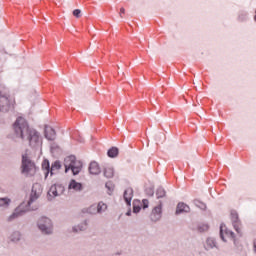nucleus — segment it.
<instances>
[{
  "label": "nucleus",
  "instance_id": "f257e3e1",
  "mask_svg": "<svg viewBox=\"0 0 256 256\" xmlns=\"http://www.w3.org/2000/svg\"><path fill=\"white\" fill-rule=\"evenodd\" d=\"M13 129L16 137H20V139L23 140L26 139V141H29L31 147H37V145H39V132L35 129L29 128V124L27 123V120H25V118H17L13 125Z\"/></svg>",
  "mask_w": 256,
  "mask_h": 256
},
{
  "label": "nucleus",
  "instance_id": "f03ea898",
  "mask_svg": "<svg viewBox=\"0 0 256 256\" xmlns=\"http://www.w3.org/2000/svg\"><path fill=\"white\" fill-rule=\"evenodd\" d=\"M21 173L22 175H25V177H34L37 173L35 162L31 161L27 154L22 155Z\"/></svg>",
  "mask_w": 256,
  "mask_h": 256
},
{
  "label": "nucleus",
  "instance_id": "7ed1b4c3",
  "mask_svg": "<svg viewBox=\"0 0 256 256\" xmlns=\"http://www.w3.org/2000/svg\"><path fill=\"white\" fill-rule=\"evenodd\" d=\"M65 173L69 170L72 171L73 175H79L81 173V163L77 162L75 156H68L64 159Z\"/></svg>",
  "mask_w": 256,
  "mask_h": 256
},
{
  "label": "nucleus",
  "instance_id": "20e7f679",
  "mask_svg": "<svg viewBox=\"0 0 256 256\" xmlns=\"http://www.w3.org/2000/svg\"><path fill=\"white\" fill-rule=\"evenodd\" d=\"M43 193V187L41 186V184L39 183H35L32 186V191L30 194V199L28 201V208L27 211H33L35 208L31 207V205H33V203L36 202L37 199H39V197H41V194Z\"/></svg>",
  "mask_w": 256,
  "mask_h": 256
},
{
  "label": "nucleus",
  "instance_id": "39448f33",
  "mask_svg": "<svg viewBox=\"0 0 256 256\" xmlns=\"http://www.w3.org/2000/svg\"><path fill=\"white\" fill-rule=\"evenodd\" d=\"M42 169L45 173V177H48L49 173H50V175H55V173H57V171H59V169H61V162L55 161L51 165V169L49 170V161L45 160L42 163Z\"/></svg>",
  "mask_w": 256,
  "mask_h": 256
},
{
  "label": "nucleus",
  "instance_id": "423d86ee",
  "mask_svg": "<svg viewBox=\"0 0 256 256\" xmlns=\"http://www.w3.org/2000/svg\"><path fill=\"white\" fill-rule=\"evenodd\" d=\"M38 227L42 233H45L46 235H50V233H53V225L51 224V219L42 217L38 221Z\"/></svg>",
  "mask_w": 256,
  "mask_h": 256
},
{
  "label": "nucleus",
  "instance_id": "0eeeda50",
  "mask_svg": "<svg viewBox=\"0 0 256 256\" xmlns=\"http://www.w3.org/2000/svg\"><path fill=\"white\" fill-rule=\"evenodd\" d=\"M107 210V204L99 202L97 206L92 205L89 208H84L82 213H89V215H95L96 213H103Z\"/></svg>",
  "mask_w": 256,
  "mask_h": 256
},
{
  "label": "nucleus",
  "instance_id": "6e6552de",
  "mask_svg": "<svg viewBox=\"0 0 256 256\" xmlns=\"http://www.w3.org/2000/svg\"><path fill=\"white\" fill-rule=\"evenodd\" d=\"M13 103H15V100L10 99L7 96H0V111L2 113H7V111L13 107Z\"/></svg>",
  "mask_w": 256,
  "mask_h": 256
},
{
  "label": "nucleus",
  "instance_id": "1a4fd4ad",
  "mask_svg": "<svg viewBox=\"0 0 256 256\" xmlns=\"http://www.w3.org/2000/svg\"><path fill=\"white\" fill-rule=\"evenodd\" d=\"M230 217L235 231L238 233V235H243V231L241 229V222L239 221V214H237L236 211H232Z\"/></svg>",
  "mask_w": 256,
  "mask_h": 256
},
{
  "label": "nucleus",
  "instance_id": "9d476101",
  "mask_svg": "<svg viewBox=\"0 0 256 256\" xmlns=\"http://www.w3.org/2000/svg\"><path fill=\"white\" fill-rule=\"evenodd\" d=\"M63 191H65L63 186L54 184L50 187L48 195H50V197H59V195H62Z\"/></svg>",
  "mask_w": 256,
  "mask_h": 256
},
{
  "label": "nucleus",
  "instance_id": "9b49d317",
  "mask_svg": "<svg viewBox=\"0 0 256 256\" xmlns=\"http://www.w3.org/2000/svg\"><path fill=\"white\" fill-rule=\"evenodd\" d=\"M220 237L224 241H227V239L235 241V233L227 228L223 229V226L220 227Z\"/></svg>",
  "mask_w": 256,
  "mask_h": 256
},
{
  "label": "nucleus",
  "instance_id": "f8f14e48",
  "mask_svg": "<svg viewBox=\"0 0 256 256\" xmlns=\"http://www.w3.org/2000/svg\"><path fill=\"white\" fill-rule=\"evenodd\" d=\"M56 135L57 134L53 128L50 126H45V137L48 139V141H55Z\"/></svg>",
  "mask_w": 256,
  "mask_h": 256
},
{
  "label": "nucleus",
  "instance_id": "ddd939ff",
  "mask_svg": "<svg viewBox=\"0 0 256 256\" xmlns=\"http://www.w3.org/2000/svg\"><path fill=\"white\" fill-rule=\"evenodd\" d=\"M89 171L91 175H99L101 173V167H99V163L91 162L89 166Z\"/></svg>",
  "mask_w": 256,
  "mask_h": 256
},
{
  "label": "nucleus",
  "instance_id": "4468645a",
  "mask_svg": "<svg viewBox=\"0 0 256 256\" xmlns=\"http://www.w3.org/2000/svg\"><path fill=\"white\" fill-rule=\"evenodd\" d=\"M133 199V188H127L124 192V200L126 201V204L130 207L131 201Z\"/></svg>",
  "mask_w": 256,
  "mask_h": 256
},
{
  "label": "nucleus",
  "instance_id": "2eb2a0df",
  "mask_svg": "<svg viewBox=\"0 0 256 256\" xmlns=\"http://www.w3.org/2000/svg\"><path fill=\"white\" fill-rule=\"evenodd\" d=\"M191 211V208L185 203H178L176 208V215H179V213H189Z\"/></svg>",
  "mask_w": 256,
  "mask_h": 256
},
{
  "label": "nucleus",
  "instance_id": "dca6fc26",
  "mask_svg": "<svg viewBox=\"0 0 256 256\" xmlns=\"http://www.w3.org/2000/svg\"><path fill=\"white\" fill-rule=\"evenodd\" d=\"M82 188L83 186L81 185V183H78L75 180H71L69 184V189H73L74 191H81Z\"/></svg>",
  "mask_w": 256,
  "mask_h": 256
},
{
  "label": "nucleus",
  "instance_id": "f3484780",
  "mask_svg": "<svg viewBox=\"0 0 256 256\" xmlns=\"http://www.w3.org/2000/svg\"><path fill=\"white\" fill-rule=\"evenodd\" d=\"M104 175L108 178L111 179L115 175V169L113 167H106L104 169Z\"/></svg>",
  "mask_w": 256,
  "mask_h": 256
},
{
  "label": "nucleus",
  "instance_id": "a211bd4d",
  "mask_svg": "<svg viewBox=\"0 0 256 256\" xmlns=\"http://www.w3.org/2000/svg\"><path fill=\"white\" fill-rule=\"evenodd\" d=\"M22 207H23V204L15 210V212L8 218V221H13V219H16V217L23 215L24 212L21 211Z\"/></svg>",
  "mask_w": 256,
  "mask_h": 256
},
{
  "label": "nucleus",
  "instance_id": "6ab92c4d",
  "mask_svg": "<svg viewBox=\"0 0 256 256\" xmlns=\"http://www.w3.org/2000/svg\"><path fill=\"white\" fill-rule=\"evenodd\" d=\"M119 155V149L117 147H112L108 150V157L115 158Z\"/></svg>",
  "mask_w": 256,
  "mask_h": 256
},
{
  "label": "nucleus",
  "instance_id": "aec40b11",
  "mask_svg": "<svg viewBox=\"0 0 256 256\" xmlns=\"http://www.w3.org/2000/svg\"><path fill=\"white\" fill-rule=\"evenodd\" d=\"M159 217H161V208L156 207V208L152 211V219H159Z\"/></svg>",
  "mask_w": 256,
  "mask_h": 256
},
{
  "label": "nucleus",
  "instance_id": "412c9836",
  "mask_svg": "<svg viewBox=\"0 0 256 256\" xmlns=\"http://www.w3.org/2000/svg\"><path fill=\"white\" fill-rule=\"evenodd\" d=\"M11 200L9 198H0V207H9Z\"/></svg>",
  "mask_w": 256,
  "mask_h": 256
},
{
  "label": "nucleus",
  "instance_id": "4be33fe9",
  "mask_svg": "<svg viewBox=\"0 0 256 256\" xmlns=\"http://www.w3.org/2000/svg\"><path fill=\"white\" fill-rule=\"evenodd\" d=\"M165 194H166V192H165V189H163V188H158L156 191V196L158 199L165 197Z\"/></svg>",
  "mask_w": 256,
  "mask_h": 256
},
{
  "label": "nucleus",
  "instance_id": "5701e85b",
  "mask_svg": "<svg viewBox=\"0 0 256 256\" xmlns=\"http://www.w3.org/2000/svg\"><path fill=\"white\" fill-rule=\"evenodd\" d=\"M85 229H87V223H83L82 224V227H75L74 228V231L76 232V233H78V231H85Z\"/></svg>",
  "mask_w": 256,
  "mask_h": 256
},
{
  "label": "nucleus",
  "instance_id": "b1692460",
  "mask_svg": "<svg viewBox=\"0 0 256 256\" xmlns=\"http://www.w3.org/2000/svg\"><path fill=\"white\" fill-rule=\"evenodd\" d=\"M19 239H21V234L19 232L12 234V241H19Z\"/></svg>",
  "mask_w": 256,
  "mask_h": 256
},
{
  "label": "nucleus",
  "instance_id": "393cba45",
  "mask_svg": "<svg viewBox=\"0 0 256 256\" xmlns=\"http://www.w3.org/2000/svg\"><path fill=\"white\" fill-rule=\"evenodd\" d=\"M199 231L201 232V233H203L204 231H209V225H207V224H204V225H202V226H199Z\"/></svg>",
  "mask_w": 256,
  "mask_h": 256
},
{
  "label": "nucleus",
  "instance_id": "a878e982",
  "mask_svg": "<svg viewBox=\"0 0 256 256\" xmlns=\"http://www.w3.org/2000/svg\"><path fill=\"white\" fill-rule=\"evenodd\" d=\"M73 15L74 17H76L77 19H79V17H81V9H75L73 11Z\"/></svg>",
  "mask_w": 256,
  "mask_h": 256
},
{
  "label": "nucleus",
  "instance_id": "bb28decb",
  "mask_svg": "<svg viewBox=\"0 0 256 256\" xmlns=\"http://www.w3.org/2000/svg\"><path fill=\"white\" fill-rule=\"evenodd\" d=\"M135 203H137V202H134L133 212L139 213L141 211V206H137V204H135Z\"/></svg>",
  "mask_w": 256,
  "mask_h": 256
},
{
  "label": "nucleus",
  "instance_id": "cd10ccee",
  "mask_svg": "<svg viewBox=\"0 0 256 256\" xmlns=\"http://www.w3.org/2000/svg\"><path fill=\"white\" fill-rule=\"evenodd\" d=\"M195 205H197V206L200 207L201 209H205V204L199 202V200H195Z\"/></svg>",
  "mask_w": 256,
  "mask_h": 256
},
{
  "label": "nucleus",
  "instance_id": "c85d7f7f",
  "mask_svg": "<svg viewBox=\"0 0 256 256\" xmlns=\"http://www.w3.org/2000/svg\"><path fill=\"white\" fill-rule=\"evenodd\" d=\"M142 204H143V209H147V207H149V200L144 199L142 201Z\"/></svg>",
  "mask_w": 256,
  "mask_h": 256
},
{
  "label": "nucleus",
  "instance_id": "c756f323",
  "mask_svg": "<svg viewBox=\"0 0 256 256\" xmlns=\"http://www.w3.org/2000/svg\"><path fill=\"white\" fill-rule=\"evenodd\" d=\"M123 15H125V8H120V17L123 18Z\"/></svg>",
  "mask_w": 256,
  "mask_h": 256
}]
</instances>
